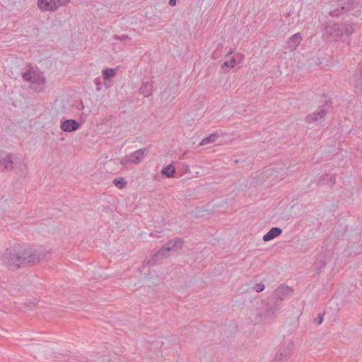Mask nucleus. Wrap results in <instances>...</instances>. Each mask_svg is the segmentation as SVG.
Segmentation results:
<instances>
[{"instance_id": "5", "label": "nucleus", "mask_w": 362, "mask_h": 362, "mask_svg": "<svg viewBox=\"0 0 362 362\" xmlns=\"http://www.w3.org/2000/svg\"><path fill=\"white\" fill-rule=\"evenodd\" d=\"M49 252L44 248L24 250V267L33 266L44 259Z\"/></svg>"}, {"instance_id": "28", "label": "nucleus", "mask_w": 362, "mask_h": 362, "mask_svg": "<svg viewBox=\"0 0 362 362\" xmlns=\"http://www.w3.org/2000/svg\"><path fill=\"white\" fill-rule=\"evenodd\" d=\"M47 0H37V6L40 10L46 11V8L48 6Z\"/></svg>"}, {"instance_id": "27", "label": "nucleus", "mask_w": 362, "mask_h": 362, "mask_svg": "<svg viewBox=\"0 0 362 362\" xmlns=\"http://www.w3.org/2000/svg\"><path fill=\"white\" fill-rule=\"evenodd\" d=\"M112 37L114 40H120L122 42L131 40V37L129 36H128L127 35H113Z\"/></svg>"}, {"instance_id": "16", "label": "nucleus", "mask_w": 362, "mask_h": 362, "mask_svg": "<svg viewBox=\"0 0 362 362\" xmlns=\"http://www.w3.org/2000/svg\"><path fill=\"white\" fill-rule=\"evenodd\" d=\"M13 156L12 154H7L4 158H1L0 160V165L3 166L6 170H11L13 168Z\"/></svg>"}, {"instance_id": "21", "label": "nucleus", "mask_w": 362, "mask_h": 362, "mask_svg": "<svg viewBox=\"0 0 362 362\" xmlns=\"http://www.w3.org/2000/svg\"><path fill=\"white\" fill-rule=\"evenodd\" d=\"M218 138V135L216 134H211L209 136L204 138L202 142L200 143L201 145H206L209 143L215 142Z\"/></svg>"}, {"instance_id": "18", "label": "nucleus", "mask_w": 362, "mask_h": 362, "mask_svg": "<svg viewBox=\"0 0 362 362\" xmlns=\"http://www.w3.org/2000/svg\"><path fill=\"white\" fill-rule=\"evenodd\" d=\"M161 174L166 177H173L175 174V168L173 164H169L163 168Z\"/></svg>"}, {"instance_id": "20", "label": "nucleus", "mask_w": 362, "mask_h": 362, "mask_svg": "<svg viewBox=\"0 0 362 362\" xmlns=\"http://www.w3.org/2000/svg\"><path fill=\"white\" fill-rule=\"evenodd\" d=\"M336 177L332 174H325L320 177V182H325L327 184H330L331 185H334L335 184Z\"/></svg>"}, {"instance_id": "26", "label": "nucleus", "mask_w": 362, "mask_h": 362, "mask_svg": "<svg viewBox=\"0 0 362 362\" xmlns=\"http://www.w3.org/2000/svg\"><path fill=\"white\" fill-rule=\"evenodd\" d=\"M38 303V300L37 298H33L29 302L24 303V308L28 307L29 309L34 308Z\"/></svg>"}, {"instance_id": "7", "label": "nucleus", "mask_w": 362, "mask_h": 362, "mask_svg": "<svg viewBox=\"0 0 362 362\" xmlns=\"http://www.w3.org/2000/svg\"><path fill=\"white\" fill-rule=\"evenodd\" d=\"M331 252L327 249L322 247L316 256V261L314 263L315 269L320 272L331 260Z\"/></svg>"}, {"instance_id": "3", "label": "nucleus", "mask_w": 362, "mask_h": 362, "mask_svg": "<svg viewBox=\"0 0 362 362\" xmlns=\"http://www.w3.org/2000/svg\"><path fill=\"white\" fill-rule=\"evenodd\" d=\"M1 260L11 270L19 269L23 264L20 248L17 250L13 247L6 249L1 257Z\"/></svg>"}, {"instance_id": "10", "label": "nucleus", "mask_w": 362, "mask_h": 362, "mask_svg": "<svg viewBox=\"0 0 362 362\" xmlns=\"http://www.w3.org/2000/svg\"><path fill=\"white\" fill-rule=\"evenodd\" d=\"M352 3V0H339V6L340 8L330 11V16L332 17L339 16L344 11H349L351 8Z\"/></svg>"}, {"instance_id": "17", "label": "nucleus", "mask_w": 362, "mask_h": 362, "mask_svg": "<svg viewBox=\"0 0 362 362\" xmlns=\"http://www.w3.org/2000/svg\"><path fill=\"white\" fill-rule=\"evenodd\" d=\"M153 85L151 81L143 83L139 88V93L144 97H148L152 93Z\"/></svg>"}, {"instance_id": "9", "label": "nucleus", "mask_w": 362, "mask_h": 362, "mask_svg": "<svg viewBox=\"0 0 362 362\" xmlns=\"http://www.w3.org/2000/svg\"><path fill=\"white\" fill-rule=\"evenodd\" d=\"M60 128L63 132H72L80 128V124L74 119H64L61 121Z\"/></svg>"}, {"instance_id": "12", "label": "nucleus", "mask_w": 362, "mask_h": 362, "mask_svg": "<svg viewBox=\"0 0 362 362\" xmlns=\"http://www.w3.org/2000/svg\"><path fill=\"white\" fill-rule=\"evenodd\" d=\"M148 150L146 148H140L131 154H129V160L131 163L134 164L139 163L141 160L144 158V155L147 153Z\"/></svg>"}, {"instance_id": "11", "label": "nucleus", "mask_w": 362, "mask_h": 362, "mask_svg": "<svg viewBox=\"0 0 362 362\" xmlns=\"http://www.w3.org/2000/svg\"><path fill=\"white\" fill-rule=\"evenodd\" d=\"M328 110L323 107L320 111L308 115L305 117V122L308 123L320 122V119H323L327 114Z\"/></svg>"}, {"instance_id": "32", "label": "nucleus", "mask_w": 362, "mask_h": 362, "mask_svg": "<svg viewBox=\"0 0 362 362\" xmlns=\"http://www.w3.org/2000/svg\"><path fill=\"white\" fill-rule=\"evenodd\" d=\"M129 160V156H127V157H125V158H122L121 159V162H120V163H121V164H122V165H127L128 163H131V161H130V160Z\"/></svg>"}, {"instance_id": "23", "label": "nucleus", "mask_w": 362, "mask_h": 362, "mask_svg": "<svg viewBox=\"0 0 362 362\" xmlns=\"http://www.w3.org/2000/svg\"><path fill=\"white\" fill-rule=\"evenodd\" d=\"M236 63V59L234 57H232L229 61L224 62L221 67L223 69L226 68H233Z\"/></svg>"}, {"instance_id": "14", "label": "nucleus", "mask_w": 362, "mask_h": 362, "mask_svg": "<svg viewBox=\"0 0 362 362\" xmlns=\"http://www.w3.org/2000/svg\"><path fill=\"white\" fill-rule=\"evenodd\" d=\"M281 233V228L279 227H273L263 236V240L265 242L270 241L280 235Z\"/></svg>"}, {"instance_id": "22", "label": "nucleus", "mask_w": 362, "mask_h": 362, "mask_svg": "<svg viewBox=\"0 0 362 362\" xmlns=\"http://www.w3.org/2000/svg\"><path fill=\"white\" fill-rule=\"evenodd\" d=\"M113 183L119 189H123L127 185V181L123 177L115 178Z\"/></svg>"}, {"instance_id": "1", "label": "nucleus", "mask_w": 362, "mask_h": 362, "mask_svg": "<svg viewBox=\"0 0 362 362\" xmlns=\"http://www.w3.org/2000/svg\"><path fill=\"white\" fill-rule=\"evenodd\" d=\"M45 78L37 66H29L24 72V88L29 92L40 93L45 88Z\"/></svg>"}, {"instance_id": "25", "label": "nucleus", "mask_w": 362, "mask_h": 362, "mask_svg": "<svg viewBox=\"0 0 362 362\" xmlns=\"http://www.w3.org/2000/svg\"><path fill=\"white\" fill-rule=\"evenodd\" d=\"M58 8V6L57 5L55 0H49L48 1V6L46 8V11H54Z\"/></svg>"}, {"instance_id": "4", "label": "nucleus", "mask_w": 362, "mask_h": 362, "mask_svg": "<svg viewBox=\"0 0 362 362\" xmlns=\"http://www.w3.org/2000/svg\"><path fill=\"white\" fill-rule=\"evenodd\" d=\"M293 289L288 286L281 285L278 286L274 291L272 297L275 300V303L272 306L269 305L266 310L267 314H274L280 308V303L279 302L283 300L286 296L291 295Z\"/></svg>"}, {"instance_id": "35", "label": "nucleus", "mask_w": 362, "mask_h": 362, "mask_svg": "<svg viewBox=\"0 0 362 362\" xmlns=\"http://www.w3.org/2000/svg\"><path fill=\"white\" fill-rule=\"evenodd\" d=\"M82 115H84V113L83 112ZM85 116L87 117V114L86 113L85 114Z\"/></svg>"}, {"instance_id": "8", "label": "nucleus", "mask_w": 362, "mask_h": 362, "mask_svg": "<svg viewBox=\"0 0 362 362\" xmlns=\"http://www.w3.org/2000/svg\"><path fill=\"white\" fill-rule=\"evenodd\" d=\"M357 27L356 23H345L342 25L339 24H334L332 30L334 33H336L337 36H350L355 31Z\"/></svg>"}, {"instance_id": "30", "label": "nucleus", "mask_w": 362, "mask_h": 362, "mask_svg": "<svg viewBox=\"0 0 362 362\" xmlns=\"http://www.w3.org/2000/svg\"><path fill=\"white\" fill-rule=\"evenodd\" d=\"M323 318H324V315L322 313H319L317 317L315 319V322L317 325H320L323 321Z\"/></svg>"}, {"instance_id": "2", "label": "nucleus", "mask_w": 362, "mask_h": 362, "mask_svg": "<svg viewBox=\"0 0 362 362\" xmlns=\"http://www.w3.org/2000/svg\"><path fill=\"white\" fill-rule=\"evenodd\" d=\"M45 78L37 66H29L24 72V88L29 92L40 93L45 88Z\"/></svg>"}, {"instance_id": "31", "label": "nucleus", "mask_w": 362, "mask_h": 362, "mask_svg": "<svg viewBox=\"0 0 362 362\" xmlns=\"http://www.w3.org/2000/svg\"><path fill=\"white\" fill-rule=\"evenodd\" d=\"M57 5L59 7L66 5V4L69 3L71 0H55Z\"/></svg>"}, {"instance_id": "19", "label": "nucleus", "mask_w": 362, "mask_h": 362, "mask_svg": "<svg viewBox=\"0 0 362 362\" xmlns=\"http://www.w3.org/2000/svg\"><path fill=\"white\" fill-rule=\"evenodd\" d=\"M301 40H302L301 35L299 33L293 35L289 38V40H288L289 47L296 48V47L298 46Z\"/></svg>"}, {"instance_id": "33", "label": "nucleus", "mask_w": 362, "mask_h": 362, "mask_svg": "<svg viewBox=\"0 0 362 362\" xmlns=\"http://www.w3.org/2000/svg\"><path fill=\"white\" fill-rule=\"evenodd\" d=\"M168 3L170 6H175L176 5L177 0H169Z\"/></svg>"}, {"instance_id": "13", "label": "nucleus", "mask_w": 362, "mask_h": 362, "mask_svg": "<svg viewBox=\"0 0 362 362\" xmlns=\"http://www.w3.org/2000/svg\"><path fill=\"white\" fill-rule=\"evenodd\" d=\"M184 241L183 239L181 238H175L174 239H172L169 241H168L163 247L168 252L170 251H176V246L177 245H182Z\"/></svg>"}, {"instance_id": "29", "label": "nucleus", "mask_w": 362, "mask_h": 362, "mask_svg": "<svg viewBox=\"0 0 362 362\" xmlns=\"http://www.w3.org/2000/svg\"><path fill=\"white\" fill-rule=\"evenodd\" d=\"M254 289L258 293L261 292L264 289V285L263 284H257L255 285Z\"/></svg>"}, {"instance_id": "6", "label": "nucleus", "mask_w": 362, "mask_h": 362, "mask_svg": "<svg viewBox=\"0 0 362 362\" xmlns=\"http://www.w3.org/2000/svg\"><path fill=\"white\" fill-rule=\"evenodd\" d=\"M294 349L295 345L293 341H284L276 352L274 360L280 362L287 361L293 354Z\"/></svg>"}, {"instance_id": "15", "label": "nucleus", "mask_w": 362, "mask_h": 362, "mask_svg": "<svg viewBox=\"0 0 362 362\" xmlns=\"http://www.w3.org/2000/svg\"><path fill=\"white\" fill-rule=\"evenodd\" d=\"M168 256L169 252L165 250V249L162 247L159 250L154 253L153 257L150 260V262L151 264H156L159 260H162Z\"/></svg>"}, {"instance_id": "24", "label": "nucleus", "mask_w": 362, "mask_h": 362, "mask_svg": "<svg viewBox=\"0 0 362 362\" xmlns=\"http://www.w3.org/2000/svg\"><path fill=\"white\" fill-rule=\"evenodd\" d=\"M116 72L114 69H106L103 70V76L105 79L112 78L115 76Z\"/></svg>"}, {"instance_id": "34", "label": "nucleus", "mask_w": 362, "mask_h": 362, "mask_svg": "<svg viewBox=\"0 0 362 362\" xmlns=\"http://www.w3.org/2000/svg\"><path fill=\"white\" fill-rule=\"evenodd\" d=\"M77 109L78 110H83L84 109V105H83V103L82 101H81L78 104V105L77 106Z\"/></svg>"}]
</instances>
